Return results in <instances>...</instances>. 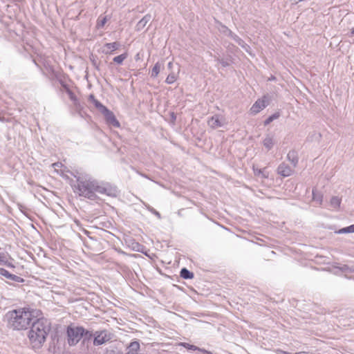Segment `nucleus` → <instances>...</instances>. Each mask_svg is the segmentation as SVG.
<instances>
[{"instance_id": "c03bdc74", "label": "nucleus", "mask_w": 354, "mask_h": 354, "mask_svg": "<svg viewBox=\"0 0 354 354\" xmlns=\"http://www.w3.org/2000/svg\"><path fill=\"white\" fill-rule=\"evenodd\" d=\"M136 354H142V353H140L137 352V353H136Z\"/></svg>"}, {"instance_id": "5701e85b", "label": "nucleus", "mask_w": 354, "mask_h": 354, "mask_svg": "<svg viewBox=\"0 0 354 354\" xmlns=\"http://www.w3.org/2000/svg\"><path fill=\"white\" fill-rule=\"evenodd\" d=\"M279 117V114L278 113H274L272 115L269 116L265 121L264 125H268L270 122H272L274 120L277 119Z\"/></svg>"}, {"instance_id": "f8f14e48", "label": "nucleus", "mask_w": 354, "mask_h": 354, "mask_svg": "<svg viewBox=\"0 0 354 354\" xmlns=\"http://www.w3.org/2000/svg\"><path fill=\"white\" fill-rule=\"evenodd\" d=\"M151 19V15L148 14L144 16L136 24V30L138 31L142 30Z\"/></svg>"}, {"instance_id": "58836bf2", "label": "nucleus", "mask_w": 354, "mask_h": 354, "mask_svg": "<svg viewBox=\"0 0 354 354\" xmlns=\"http://www.w3.org/2000/svg\"><path fill=\"white\" fill-rule=\"evenodd\" d=\"M172 66H173L172 62H169V63H168V67H169V68H171L172 67Z\"/></svg>"}, {"instance_id": "cd10ccee", "label": "nucleus", "mask_w": 354, "mask_h": 354, "mask_svg": "<svg viewBox=\"0 0 354 354\" xmlns=\"http://www.w3.org/2000/svg\"><path fill=\"white\" fill-rule=\"evenodd\" d=\"M189 350L191 351H201V352H203V353H207V351L204 349H202V348H200L199 347H197L196 346H194V345H191V346H189Z\"/></svg>"}, {"instance_id": "e433bc0d", "label": "nucleus", "mask_w": 354, "mask_h": 354, "mask_svg": "<svg viewBox=\"0 0 354 354\" xmlns=\"http://www.w3.org/2000/svg\"><path fill=\"white\" fill-rule=\"evenodd\" d=\"M239 46H241L242 48H245V49H247L248 47H249L245 43L244 41H243V42H241Z\"/></svg>"}, {"instance_id": "79ce46f5", "label": "nucleus", "mask_w": 354, "mask_h": 354, "mask_svg": "<svg viewBox=\"0 0 354 354\" xmlns=\"http://www.w3.org/2000/svg\"><path fill=\"white\" fill-rule=\"evenodd\" d=\"M351 33H352V35H354V28L352 29Z\"/></svg>"}, {"instance_id": "4468645a", "label": "nucleus", "mask_w": 354, "mask_h": 354, "mask_svg": "<svg viewBox=\"0 0 354 354\" xmlns=\"http://www.w3.org/2000/svg\"><path fill=\"white\" fill-rule=\"evenodd\" d=\"M180 276L185 279H191L194 278V273L183 268L180 270Z\"/></svg>"}, {"instance_id": "a211bd4d", "label": "nucleus", "mask_w": 354, "mask_h": 354, "mask_svg": "<svg viewBox=\"0 0 354 354\" xmlns=\"http://www.w3.org/2000/svg\"><path fill=\"white\" fill-rule=\"evenodd\" d=\"M92 337H94V333H92V331L86 330L84 328V333H83V338H84V342L86 341L90 340Z\"/></svg>"}, {"instance_id": "f03ea898", "label": "nucleus", "mask_w": 354, "mask_h": 354, "mask_svg": "<svg viewBox=\"0 0 354 354\" xmlns=\"http://www.w3.org/2000/svg\"><path fill=\"white\" fill-rule=\"evenodd\" d=\"M39 310L30 307L19 308L8 311L5 315L7 326L14 330L27 329L35 318L40 317Z\"/></svg>"}, {"instance_id": "393cba45", "label": "nucleus", "mask_w": 354, "mask_h": 354, "mask_svg": "<svg viewBox=\"0 0 354 354\" xmlns=\"http://www.w3.org/2000/svg\"><path fill=\"white\" fill-rule=\"evenodd\" d=\"M176 80V75L174 73H170L166 78L165 82L168 84H173Z\"/></svg>"}, {"instance_id": "9b49d317", "label": "nucleus", "mask_w": 354, "mask_h": 354, "mask_svg": "<svg viewBox=\"0 0 354 354\" xmlns=\"http://www.w3.org/2000/svg\"><path fill=\"white\" fill-rule=\"evenodd\" d=\"M287 159L291 162L292 166L295 167L299 161L297 151L295 150L290 151L287 154Z\"/></svg>"}, {"instance_id": "20e7f679", "label": "nucleus", "mask_w": 354, "mask_h": 354, "mask_svg": "<svg viewBox=\"0 0 354 354\" xmlns=\"http://www.w3.org/2000/svg\"><path fill=\"white\" fill-rule=\"evenodd\" d=\"M84 328L71 324L67 327L68 343L70 346L76 345L83 337Z\"/></svg>"}, {"instance_id": "1a4fd4ad", "label": "nucleus", "mask_w": 354, "mask_h": 354, "mask_svg": "<svg viewBox=\"0 0 354 354\" xmlns=\"http://www.w3.org/2000/svg\"><path fill=\"white\" fill-rule=\"evenodd\" d=\"M208 125L212 129H216L218 127H221L224 125V121L220 118V116L218 115H215L211 117L208 120Z\"/></svg>"}, {"instance_id": "c756f323", "label": "nucleus", "mask_w": 354, "mask_h": 354, "mask_svg": "<svg viewBox=\"0 0 354 354\" xmlns=\"http://www.w3.org/2000/svg\"><path fill=\"white\" fill-rule=\"evenodd\" d=\"M337 234H346V233H349L348 232V227H343L340 230H339L338 231H336L335 232Z\"/></svg>"}, {"instance_id": "b1692460", "label": "nucleus", "mask_w": 354, "mask_h": 354, "mask_svg": "<svg viewBox=\"0 0 354 354\" xmlns=\"http://www.w3.org/2000/svg\"><path fill=\"white\" fill-rule=\"evenodd\" d=\"M93 103L101 113H102L106 109V107L104 106L101 102H100L97 100H94Z\"/></svg>"}, {"instance_id": "dca6fc26", "label": "nucleus", "mask_w": 354, "mask_h": 354, "mask_svg": "<svg viewBox=\"0 0 354 354\" xmlns=\"http://www.w3.org/2000/svg\"><path fill=\"white\" fill-rule=\"evenodd\" d=\"M120 46V44L118 42H113V43H106L104 45V47L108 50H110V52H106V53L112 54L113 51L117 50Z\"/></svg>"}, {"instance_id": "39448f33", "label": "nucleus", "mask_w": 354, "mask_h": 354, "mask_svg": "<svg viewBox=\"0 0 354 354\" xmlns=\"http://www.w3.org/2000/svg\"><path fill=\"white\" fill-rule=\"evenodd\" d=\"M112 334L107 330H97L94 333L93 345L100 346L112 339Z\"/></svg>"}, {"instance_id": "412c9836", "label": "nucleus", "mask_w": 354, "mask_h": 354, "mask_svg": "<svg viewBox=\"0 0 354 354\" xmlns=\"http://www.w3.org/2000/svg\"><path fill=\"white\" fill-rule=\"evenodd\" d=\"M255 174L257 175H261L262 178H268L269 177V173L266 170V168L264 169H259L254 171Z\"/></svg>"}, {"instance_id": "72a5a7b5", "label": "nucleus", "mask_w": 354, "mask_h": 354, "mask_svg": "<svg viewBox=\"0 0 354 354\" xmlns=\"http://www.w3.org/2000/svg\"><path fill=\"white\" fill-rule=\"evenodd\" d=\"M348 228L349 233H354V224L351 225L350 226H348Z\"/></svg>"}, {"instance_id": "6e6552de", "label": "nucleus", "mask_w": 354, "mask_h": 354, "mask_svg": "<svg viewBox=\"0 0 354 354\" xmlns=\"http://www.w3.org/2000/svg\"><path fill=\"white\" fill-rule=\"evenodd\" d=\"M292 172L293 169L285 162L281 163L277 168V173L283 177L290 176Z\"/></svg>"}, {"instance_id": "9d476101", "label": "nucleus", "mask_w": 354, "mask_h": 354, "mask_svg": "<svg viewBox=\"0 0 354 354\" xmlns=\"http://www.w3.org/2000/svg\"><path fill=\"white\" fill-rule=\"evenodd\" d=\"M0 274L5 277L6 278L14 281L15 282H23L24 279L15 274L10 273L7 270L4 268H0Z\"/></svg>"}, {"instance_id": "0eeeda50", "label": "nucleus", "mask_w": 354, "mask_h": 354, "mask_svg": "<svg viewBox=\"0 0 354 354\" xmlns=\"http://www.w3.org/2000/svg\"><path fill=\"white\" fill-rule=\"evenodd\" d=\"M268 106V102L266 100V97H263L261 100H258L255 102V103L252 106L250 109V111L252 114H257L266 108Z\"/></svg>"}, {"instance_id": "ddd939ff", "label": "nucleus", "mask_w": 354, "mask_h": 354, "mask_svg": "<svg viewBox=\"0 0 354 354\" xmlns=\"http://www.w3.org/2000/svg\"><path fill=\"white\" fill-rule=\"evenodd\" d=\"M263 145L264 147L270 150L272 148L274 142L273 140V137L267 136L265 139L263 140Z\"/></svg>"}, {"instance_id": "ea45409f", "label": "nucleus", "mask_w": 354, "mask_h": 354, "mask_svg": "<svg viewBox=\"0 0 354 354\" xmlns=\"http://www.w3.org/2000/svg\"><path fill=\"white\" fill-rule=\"evenodd\" d=\"M155 214H156L158 218H160V213H159V212H155Z\"/></svg>"}, {"instance_id": "4be33fe9", "label": "nucleus", "mask_w": 354, "mask_h": 354, "mask_svg": "<svg viewBox=\"0 0 354 354\" xmlns=\"http://www.w3.org/2000/svg\"><path fill=\"white\" fill-rule=\"evenodd\" d=\"M160 66L159 63H156L152 68L151 76L156 77L160 73Z\"/></svg>"}, {"instance_id": "bb28decb", "label": "nucleus", "mask_w": 354, "mask_h": 354, "mask_svg": "<svg viewBox=\"0 0 354 354\" xmlns=\"http://www.w3.org/2000/svg\"><path fill=\"white\" fill-rule=\"evenodd\" d=\"M216 61L222 65L223 67L229 66V63L223 59L216 58Z\"/></svg>"}, {"instance_id": "a19ab883", "label": "nucleus", "mask_w": 354, "mask_h": 354, "mask_svg": "<svg viewBox=\"0 0 354 354\" xmlns=\"http://www.w3.org/2000/svg\"><path fill=\"white\" fill-rule=\"evenodd\" d=\"M313 199H314V200H316V198H315V194L314 193V192H313Z\"/></svg>"}, {"instance_id": "7c9ffc66", "label": "nucleus", "mask_w": 354, "mask_h": 354, "mask_svg": "<svg viewBox=\"0 0 354 354\" xmlns=\"http://www.w3.org/2000/svg\"><path fill=\"white\" fill-rule=\"evenodd\" d=\"M62 166L63 165L59 162L52 164V167L55 169V171H57V169L62 167Z\"/></svg>"}, {"instance_id": "c85d7f7f", "label": "nucleus", "mask_w": 354, "mask_h": 354, "mask_svg": "<svg viewBox=\"0 0 354 354\" xmlns=\"http://www.w3.org/2000/svg\"><path fill=\"white\" fill-rule=\"evenodd\" d=\"M7 262L6 255L0 252V264H6Z\"/></svg>"}, {"instance_id": "6ab92c4d", "label": "nucleus", "mask_w": 354, "mask_h": 354, "mask_svg": "<svg viewBox=\"0 0 354 354\" xmlns=\"http://www.w3.org/2000/svg\"><path fill=\"white\" fill-rule=\"evenodd\" d=\"M341 200L337 196L332 197L330 200V205L334 208H337L340 205Z\"/></svg>"}, {"instance_id": "f257e3e1", "label": "nucleus", "mask_w": 354, "mask_h": 354, "mask_svg": "<svg viewBox=\"0 0 354 354\" xmlns=\"http://www.w3.org/2000/svg\"><path fill=\"white\" fill-rule=\"evenodd\" d=\"M77 179V192L81 196L93 200L95 193L105 194L109 196H115V188L108 183L99 182L86 174H74Z\"/></svg>"}, {"instance_id": "2eb2a0df", "label": "nucleus", "mask_w": 354, "mask_h": 354, "mask_svg": "<svg viewBox=\"0 0 354 354\" xmlns=\"http://www.w3.org/2000/svg\"><path fill=\"white\" fill-rule=\"evenodd\" d=\"M66 92L68 94L70 100L73 102L74 105L77 108L80 106V103L75 95L68 88H66Z\"/></svg>"}, {"instance_id": "2f4dec72", "label": "nucleus", "mask_w": 354, "mask_h": 354, "mask_svg": "<svg viewBox=\"0 0 354 354\" xmlns=\"http://www.w3.org/2000/svg\"><path fill=\"white\" fill-rule=\"evenodd\" d=\"M179 345L183 346L184 348H187L188 350H189V346H191L192 344H189L186 343V342H180L179 344Z\"/></svg>"}, {"instance_id": "f704fd0d", "label": "nucleus", "mask_w": 354, "mask_h": 354, "mask_svg": "<svg viewBox=\"0 0 354 354\" xmlns=\"http://www.w3.org/2000/svg\"><path fill=\"white\" fill-rule=\"evenodd\" d=\"M135 245L133 246V249L136 250L137 251H139V247H140V245L138 243H135Z\"/></svg>"}, {"instance_id": "4c0bfd02", "label": "nucleus", "mask_w": 354, "mask_h": 354, "mask_svg": "<svg viewBox=\"0 0 354 354\" xmlns=\"http://www.w3.org/2000/svg\"><path fill=\"white\" fill-rule=\"evenodd\" d=\"M136 353L137 352H133V351L129 350L126 354H136Z\"/></svg>"}, {"instance_id": "7ed1b4c3", "label": "nucleus", "mask_w": 354, "mask_h": 354, "mask_svg": "<svg viewBox=\"0 0 354 354\" xmlns=\"http://www.w3.org/2000/svg\"><path fill=\"white\" fill-rule=\"evenodd\" d=\"M31 323L32 326L28 333V338L34 348H39L46 341L50 330V323L44 318H35Z\"/></svg>"}, {"instance_id": "c9c22d12", "label": "nucleus", "mask_w": 354, "mask_h": 354, "mask_svg": "<svg viewBox=\"0 0 354 354\" xmlns=\"http://www.w3.org/2000/svg\"><path fill=\"white\" fill-rule=\"evenodd\" d=\"M96 99L95 98V96L93 95H90L89 97H88V100L91 102H93L94 100H95Z\"/></svg>"}, {"instance_id": "473e14b6", "label": "nucleus", "mask_w": 354, "mask_h": 354, "mask_svg": "<svg viewBox=\"0 0 354 354\" xmlns=\"http://www.w3.org/2000/svg\"><path fill=\"white\" fill-rule=\"evenodd\" d=\"M234 39L236 41V42L239 45L241 42H243V39H241L240 37H239L236 35H234L233 37Z\"/></svg>"}, {"instance_id": "a878e982", "label": "nucleus", "mask_w": 354, "mask_h": 354, "mask_svg": "<svg viewBox=\"0 0 354 354\" xmlns=\"http://www.w3.org/2000/svg\"><path fill=\"white\" fill-rule=\"evenodd\" d=\"M106 17H103L102 19H98L97 20V26L98 28H102L104 26V24H106Z\"/></svg>"}, {"instance_id": "aec40b11", "label": "nucleus", "mask_w": 354, "mask_h": 354, "mask_svg": "<svg viewBox=\"0 0 354 354\" xmlns=\"http://www.w3.org/2000/svg\"><path fill=\"white\" fill-rule=\"evenodd\" d=\"M127 55L126 53H124V54H121L118 56H116L113 58V62L118 64H121L124 60L127 58Z\"/></svg>"}, {"instance_id": "37998d69", "label": "nucleus", "mask_w": 354, "mask_h": 354, "mask_svg": "<svg viewBox=\"0 0 354 354\" xmlns=\"http://www.w3.org/2000/svg\"><path fill=\"white\" fill-rule=\"evenodd\" d=\"M275 77H272L270 80H274Z\"/></svg>"}, {"instance_id": "f3484780", "label": "nucleus", "mask_w": 354, "mask_h": 354, "mask_svg": "<svg viewBox=\"0 0 354 354\" xmlns=\"http://www.w3.org/2000/svg\"><path fill=\"white\" fill-rule=\"evenodd\" d=\"M140 343L138 341H133L129 344L127 348L129 351H131L133 352H138V351L140 350Z\"/></svg>"}, {"instance_id": "423d86ee", "label": "nucleus", "mask_w": 354, "mask_h": 354, "mask_svg": "<svg viewBox=\"0 0 354 354\" xmlns=\"http://www.w3.org/2000/svg\"><path fill=\"white\" fill-rule=\"evenodd\" d=\"M107 122L108 124L115 127H119L120 123L114 115L113 113L109 111L107 108L102 113Z\"/></svg>"}]
</instances>
